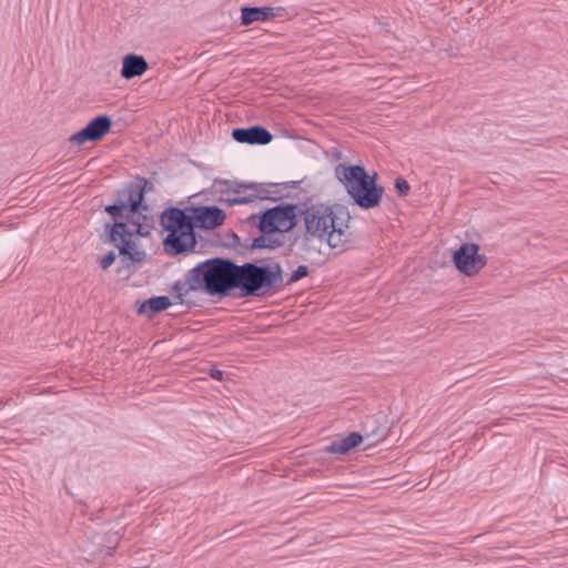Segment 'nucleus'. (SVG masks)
<instances>
[{
	"label": "nucleus",
	"mask_w": 568,
	"mask_h": 568,
	"mask_svg": "<svg viewBox=\"0 0 568 568\" xmlns=\"http://www.w3.org/2000/svg\"><path fill=\"white\" fill-rule=\"evenodd\" d=\"M152 189L153 185L146 179H138L119 190L116 202L105 207V212L114 219L122 216L126 219L124 222L105 225V229H109V242L119 250L125 265L142 263L146 258L139 239L150 236L154 230V216L149 206L143 203L145 192Z\"/></svg>",
	"instance_id": "f257e3e1"
},
{
	"label": "nucleus",
	"mask_w": 568,
	"mask_h": 568,
	"mask_svg": "<svg viewBox=\"0 0 568 568\" xmlns=\"http://www.w3.org/2000/svg\"><path fill=\"white\" fill-rule=\"evenodd\" d=\"M239 265L230 260L211 258L197 264L186 275L185 281L173 286L174 296L181 303H189L191 292H205L209 295H226L237 288Z\"/></svg>",
	"instance_id": "f03ea898"
},
{
	"label": "nucleus",
	"mask_w": 568,
	"mask_h": 568,
	"mask_svg": "<svg viewBox=\"0 0 568 568\" xmlns=\"http://www.w3.org/2000/svg\"><path fill=\"white\" fill-rule=\"evenodd\" d=\"M300 217L304 225L305 241L317 240L331 248H342L352 240L351 216L341 206L323 203L306 205L300 210Z\"/></svg>",
	"instance_id": "7ed1b4c3"
},
{
	"label": "nucleus",
	"mask_w": 568,
	"mask_h": 568,
	"mask_svg": "<svg viewBox=\"0 0 568 568\" xmlns=\"http://www.w3.org/2000/svg\"><path fill=\"white\" fill-rule=\"evenodd\" d=\"M335 176L361 207L371 209L379 204L383 187L376 185V173L369 175L362 165L338 164Z\"/></svg>",
	"instance_id": "20e7f679"
},
{
	"label": "nucleus",
	"mask_w": 568,
	"mask_h": 568,
	"mask_svg": "<svg viewBox=\"0 0 568 568\" xmlns=\"http://www.w3.org/2000/svg\"><path fill=\"white\" fill-rule=\"evenodd\" d=\"M283 284L281 266H258L246 263L237 268V288L242 296H271Z\"/></svg>",
	"instance_id": "39448f33"
},
{
	"label": "nucleus",
	"mask_w": 568,
	"mask_h": 568,
	"mask_svg": "<svg viewBox=\"0 0 568 568\" xmlns=\"http://www.w3.org/2000/svg\"><path fill=\"white\" fill-rule=\"evenodd\" d=\"M161 224L169 232L163 243L168 254L178 255L194 248L196 240L193 219L183 210L172 207L164 211Z\"/></svg>",
	"instance_id": "423d86ee"
},
{
	"label": "nucleus",
	"mask_w": 568,
	"mask_h": 568,
	"mask_svg": "<svg viewBox=\"0 0 568 568\" xmlns=\"http://www.w3.org/2000/svg\"><path fill=\"white\" fill-rule=\"evenodd\" d=\"M300 210L296 205H278L267 210L261 217L260 230L263 233L288 232L296 225Z\"/></svg>",
	"instance_id": "0eeeda50"
},
{
	"label": "nucleus",
	"mask_w": 568,
	"mask_h": 568,
	"mask_svg": "<svg viewBox=\"0 0 568 568\" xmlns=\"http://www.w3.org/2000/svg\"><path fill=\"white\" fill-rule=\"evenodd\" d=\"M453 262L460 273L473 276L486 265V257L479 254L477 244L464 243L454 252Z\"/></svg>",
	"instance_id": "6e6552de"
},
{
	"label": "nucleus",
	"mask_w": 568,
	"mask_h": 568,
	"mask_svg": "<svg viewBox=\"0 0 568 568\" xmlns=\"http://www.w3.org/2000/svg\"><path fill=\"white\" fill-rule=\"evenodd\" d=\"M112 121L108 115H99L88 123L81 131L72 134L71 143L82 145L89 141L101 140L111 129Z\"/></svg>",
	"instance_id": "1a4fd4ad"
},
{
	"label": "nucleus",
	"mask_w": 568,
	"mask_h": 568,
	"mask_svg": "<svg viewBox=\"0 0 568 568\" xmlns=\"http://www.w3.org/2000/svg\"><path fill=\"white\" fill-rule=\"evenodd\" d=\"M274 187H276V184H273V183L240 184L239 187L235 190V193L241 194L244 191H250V193L247 195L229 199L227 203L231 205H235V204L252 202L256 199H258V200L272 199Z\"/></svg>",
	"instance_id": "9d476101"
},
{
	"label": "nucleus",
	"mask_w": 568,
	"mask_h": 568,
	"mask_svg": "<svg viewBox=\"0 0 568 568\" xmlns=\"http://www.w3.org/2000/svg\"><path fill=\"white\" fill-rule=\"evenodd\" d=\"M225 219L226 214L217 206H200L194 210V226L212 230L222 225Z\"/></svg>",
	"instance_id": "9b49d317"
},
{
	"label": "nucleus",
	"mask_w": 568,
	"mask_h": 568,
	"mask_svg": "<svg viewBox=\"0 0 568 568\" xmlns=\"http://www.w3.org/2000/svg\"><path fill=\"white\" fill-rule=\"evenodd\" d=\"M232 138L239 143L264 145L272 141L273 135L266 129L255 125L247 129H234Z\"/></svg>",
	"instance_id": "f8f14e48"
},
{
	"label": "nucleus",
	"mask_w": 568,
	"mask_h": 568,
	"mask_svg": "<svg viewBox=\"0 0 568 568\" xmlns=\"http://www.w3.org/2000/svg\"><path fill=\"white\" fill-rule=\"evenodd\" d=\"M149 69V63L143 55L130 53L122 60L121 77L130 80L141 77Z\"/></svg>",
	"instance_id": "ddd939ff"
},
{
	"label": "nucleus",
	"mask_w": 568,
	"mask_h": 568,
	"mask_svg": "<svg viewBox=\"0 0 568 568\" xmlns=\"http://www.w3.org/2000/svg\"><path fill=\"white\" fill-rule=\"evenodd\" d=\"M241 23L250 26L253 22H264L276 17L275 9L271 7H245L241 10Z\"/></svg>",
	"instance_id": "4468645a"
},
{
	"label": "nucleus",
	"mask_w": 568,
	"mask_h": 568,
	"mask_svg": "<svg viewBox=\"0 0 568 568\" xmlns=\"http://www.w3.org/2000/svg\"><path fill=\"white\" fill-rule=\"evenodd\" d=\"M363 440V436L358 433H351L347 437L332 442L325 447V452L329 454H346L352 448L358 446Z\"/></svg>",
	"instance_id": "2eb2a0df"
},
{
	"label": "nucleus",
	"mask_w": 568,
	"mask_h": 568,
	"mask_svg": "<svg viewBox=\"0 0 568 568\" xmlns=\"http://www.w3.org/2000/svg\"><path fill=\"white\" fill-rule=\"evenodd\" d=\"M171 305V301L166 296H156L145 301L139 308L140 314H146L149 316L154 315L161 311L166 310Z\"/></svg>",
	"instance_id": "dca6fc26"
},
{
	"label": "nucleus",
	"mask_w": 568,
	"mask_h": 568,
	"mask_svg": "<svg viewBox=\"0 0 568 568\" xmlns=\"http://www.w3.org/2000/svg\"><path fill=\"white\" fill-rule=\"evenodd\" d=\"M272 233H263L258 237L254 239L252 246L254 248H276L282 245L280 239H274Z\"/></svg>",
	"instance_id": "f3484780"
},
{
	"label": "nucleus",
	"mask_w": 568,
	"mask_h": 568,
	"mask_svg": "<svg viewBox=\"0 0 568 568\" xmlns=\"http://www.w3.org/2000/svg\"><path fill=\"white\" fill-rule=\"evenodd\" d=\"M308 272L307 266L300 265L291 275L288 283H294L301 280L302 277L306 276Z\"/></svg>",
	"instance_id": "a211bd4d"
},
{
	"label": "nucleus",
	"mask_w": 568,
	"mask_h": 568,
	"mask_svg": "<svg viewBox=\"0 0 568 568\" xmlns=\"http://www.w3.org/2000/svg\"><path fill=\"white\" fill-rule=\"evenodd\" d=\"M395 187L400 195H406L410 190L408 182L403 178L395 180Z\"/></svg>",
	"instance_id": "6ab92c4d"
},
{
	"label": "nucleus",
	"mask_w": 568,
	"mask_h": 568,
	"mask_svg": "<svg viewBox=\"0 0 568 568\" xmlns=\"http://www.w3.org/2000/svg\"><path fill=\"white\" fill-rule=\"evenodd\" d=\"M116 258V255L114 252H109L106 255H104L100 261V266L102 270H106L110 267Z\"/></svg>",
	"instance_id": "aec40b11"
},
{
	"label": "nucleus",
	"mask_w": 568,
	"mask_h": 568,
	"mask_svg": "<svg viewBox=\"0 0 568 568\" xmlns=\"http://www.w3.org/2000/svg\"><path fill=\"white\" fill-rule=\"evenodd\" d=\"M210 375L212 378H214L216 381H222L224 373L220 369H211Z\"/></svg>",
	"instance_id": "412c9836"
}]
</instances>
